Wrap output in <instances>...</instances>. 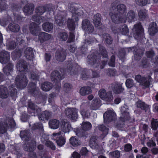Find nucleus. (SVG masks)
I'll list each match as a JSON object with an SVG mask.
<instances>
[{
    "instance_id": "obj_14",
    "label": "nucleus",
    "mask_w": 158,
    "mask_h": 158,
    "mask_svg": "<svg viewBox=\"0 0 158 158\" xmlns=\"http://www.w3.org/2000/svg\"><path fill=\"white\" fill-rule=\"evenodd\" d=\"M88 104L85 102L83 103L81 105L80 112L83 118H88L90 115V112L87 110Z\"/></svg>"
},
{
    "instance_id": "obj_13",
    "label": "nucleus",
    "mask_w": 158,
    "mask_h": 158,
    "mask_svg": "<svg viewBox=\"0 0 158 158\" xmlns=\"http://www.w3.org/2000/svg\"><path fill=\"white\" fill-rule=\"evenodd\" d=\"M82 28L86 32L91 33L93 31L94 28L90 24V22L87 19L83 20L82 22Z\"/></svg>"
},
{
    "instance_id": "obj_31",
    "label": "nucleus",
    "mask_w": 158,
    "mask_h": 158,
    "mask_svg": "<svg viewBox=\"0 0 158 158\" xmlns=\"http://www.w3.org/2000/svg\"><path fill=\"white\" fill-rule=\"evenodd\" d=\"M51 79L53 81L55 79L59 80L60 79H62V78L60 77L59 73L57 71H54L52 73L51 75Z\"/></svg>"
},
{
    "instance_id": "obj_19",
    "label": "nucleus",
    "mask_w": 158,
    "mask_h": 158,
    "mask_svg": "<svg viewBox=\"0 0 158 158\" xmlns=\"http://www.w3.org/2000/svg\"><path fill=\"white\" fill-rule=\"evenodd\" d=\"M34 8V6L32 4L28 3L24 7L23 11L25 15H28L32 13Z\"/></svg>"
},
{
    "instance_id": "obj_38",
    "label": "nucleus",
    "mask_w": 158,
    "mask_h": 158,
    "mask_svg": "<svg viewBox=\"0 0 158 158\" xmlns=\"http://www.w3.org/2000/svg\"><path fill=\"white\" fill-rule=\"evenodd\" d=\"M28 106L29 107V109H31L34 113H38V112L40 111V109H39L36 110V112L35 111V105L31 102L29 100L28 102Z\"/></svg>"
},
{
    "instance_id": "obj_46",
    "label": "nucleus",
    "mask_w": 158,
    "mask_h": 158,
    "mask_svg": "<svg viewBox=\"0 0 158 158\" xmlns=\"http://www.w3.org/2000/svg\"><path fill=\"white\" fill-rule=\"evenodd\" d=\"M64 18L61 17H55V19L56 21V23L58 24L59 26H61L62 25V21L64 22Z\"/></svg>"
},
{
    "instance_id": "obj_52",
    "label": "nucleus",
    "mask_w": 158,
    "mask_h": 158,
    "mask_svg": "<svg viewBox=\"0 0 158 158\" xmlns=\"http://www.w3.org/2000/svg\"><path fill=\"white\" fill-rule=\"evenodd\" d=\"M132 146L131 144H127L125 145L124 150L125 151L129 152L131 150Z\"/></svg>"
},
{
    "instance_id": "obj_40",
    "label": "nucleus",
    "mask_w": 158,
    "mask_h": 158,
    "mask_svg": "<svg viewBox=\"0 0 158 158\" xmlns=\"http://www.w3.org/2000/svg\"><path fill=\"white\" fill-rule=\"evenodd\" d=\"M58 37L61 40L65 41L68 38V35L66 32H63L59 34Z\"/></svg>"
},
{
    "instance_id": "obj_51",
    "label": "nucleus",
    "mask_w": 158,
    "mask_h": 158,
    "mask_svg": "<svg viewBox=\"0 0 158 158\" xmlns=\"http://www.w3.org/2000/svg\"><path fill=\"white\" fill-rule=\"evenodd\" d=\"M46 145L48 147H49L53 150L55 149V147L53 143L51 141H48L46 143Z\"/></svg>"
},
{
    "instance_id": "obj_4",
    "label": "nucleus",
    "mask_w": 158,
    "mask_h": 158,
    "mask_svg": "<svg viewBox=\"0 0 158 158\" xmlns=\"http://www.w3.org/2000/svg\"><path fill=\"white\" fill-rule=\"evenodd\" d=\"M27 80L23 75H19L17 77L15 83L18 88L22 89L25 87L27 84Z\"/></svg>"
},
{
    "instance_id": "obj_17",
    "label": "nucleus",
    "mask_w": 158,
    "mask_h": 158,
    "mask_svg": "<svg viewBox=\"0 0 158 158\" xmlns=\"http://www.w3.org/2000/svg\"><path fill=\"white\" fill-rule=\"evenodd\" d=\"M101 100L98 98H95L92 101V103L90 105L91 109L94 110L98 109L101 105Z\"/></svg>"
},
{
    "instance_id": "obj_10",
    "label": "nucleus",
    "mask_w": 158,
    "mask_h": 158,
    "mask_svg": "<svg viewBox=\"0 0 158 158\" xmlns=\"http://www.w3.org/2000/svg\"><path fill=\"white\" fill-rule=\"evenodd\" d=\"M116 114L113 110H108L103 114L105 122H109L115 119Z\"/></svg>"
},
{
    "instance_id": "obj_35",
    "label": "nucleus",
    "mask_w": 158,
    "mask_h": 158,
    "mask_svg": "<svg viewBox=\"0 0 158 158\" xmlns=\"http://www.w3.org/2000/svg\"><path fill=\"white\" fill-rule=\"evenodd\" d=\"M8 28L11 31L16 32L19 31V27L18 24L13 23L10 24L9 25Z\"/></svg>"
},
{
    "instance_id": "obj_50",
    "label": "nucleus",
    "mask_w": 158,
    "mask_h": 158,
    "mask_svg": "<svg viewBox=\"0 0 158 158\" xmlns=\"http://www.w3.org/2000/svg\"><path fill=\"white\" fill-rule=\"evenodd\" d=\"M111 155L115 158H118L120 157V152L118 151L110 153Z\"/></svg>"
},
{
    "instance_id": "obj_60",
    "label": "nucleus",
    "mask_w": 158,
    "mask_h": 158,
    "mask_svg": "<svg viewBox=\"0 0 158 158\" xmlns=\"http://www.w3.org/2000/svg\"><path fill=\"white\" fill-rule=\"evenodd\" d=\"M147 54L148 57H151L154 55V53L153 51L151 50L150 51L147 52Z\"/></svg>"
},
{
    "instance_id": "obj_27",
    "label": "nucleus",
    "mask_w": 158,
    "mask_h": 158,
    "mask_svg": "<svg viewBox=\"0 0 158 158\" xmlns=\"http://www.w3.org/2000/svg\"><path fill=\"white\" fill-rule=\"evenodd\" d=\"M91 92L90 88L89 87H82L80 90V94L82 96L86 95Z\"/></svg>"
},
{
    "instance_id": "obj_16",
    "label": "nucleus",
    "mask_w": 158,
    "mask_h": 158,
    "mask_svg": "<svg viewBox=\"0 0 158 158\" xmlns=\"http://www.w3.org/2000/svg\"><path fill=\"white\" fill-rule=\"evenodd\" d=\"M61 130L65 133H69L72 129L70 123L65 121H63L60 124Z\"/></svg>"
},
{
    "instance_id": "obj_7",
    "label": "nucleus",
    "mask_w": 158,
    "mask_h": 158,
    "mask_svg": "<svg viewBox=\"0 0 158 158\" xmlns=\"http://www.w3.org/2000/svg\"><path fill=\"white\" fill-rule=\"evenodd\" d=\"M135 80L139 82H140V84L143 85L144 88L149 87L151 85L150 82L152 80V78L148 77L147 78L142 77L139 75L135 77Z\"/></svg>"
},
{
    "instance_id": "obj_6",
    "label": "nucleus",
    "mask_w": 158,
    "mask_h": 158,
    "mask_svg": "<svg viewBox=\"0 0 158 158\" xmlns=\"http://www.w3.org/2000/svg\"><path fill=\"white\" fill-rule=\"evenodd\" d=\"M98 95L102 99L107 102H110L113 100L112 93L110 92L106 93L104 89H101L99 91Z\"/></svg>"
},
{
    "instance_id": "obj_32",
    "label": "nucleus",
    "mask_w": 158,
    "mask_h": 158,
    "mask_svg": "<svg viewBox=\"0 0 158 158\" xmlns=\"http://www.w3.org/2000/svg\"><path fill=\"white\" fill-rule=\"evenodd\" d=\"M53 27V25L51 23H46L43 25L44 30L46 31L49 32L52 30Z\"/></svg>"
},
{
    "instance_id": "obj_58",
    "label": "nucleus",
    "mask_w": 158,
    "mask_h": 158,
    "mask_svg": "<svg viewBox=\"0 0 158 158\" xmlns=\"http://www.w3.org/2000/svg\"><path fill=\"white\" fill-rule=\"evenodd\" d=\"M147 145L149 147L154 146L156 145V143L153 140H149L147 143Z\"/></svg>"
},
{
    "instance_id": "obj_25",
    "label": "nucleus",
    "mask_w": 158,
    "mask_h": 158,
    "mask_svg": "<svg viewBox=\"0 0 158 158\" xmlns=\"http://www.w3.org/2000/svg\"><path fill=\"white\" fill-rule=\"evenodd\" d=\"M8 96V92L7 88L2 85L0 87V97L6 98Z\"/></svg>"
},
{
    "instance_id": "obj_34",
    "label": "nucleus",
    "mask_w": 158,
    "mask_h": 158,
    "mask_svg": "<svg viewBox=\"0 0 158 158\" xmlns=\"http://www.w3.org/2000/svg\"><path fill=\"white\" fill-rule=\"evenodd\" d=\"M52 84L49 82H46L42 85L41 87L42 89L44 91H49L52 88Z\"/></svg>"
},
{
    "instance_id": "obj_8",
    "label": "nucleus",
    "mask_w": 158,
    "mask_h": 158,
    "mask_svg": "<svg viewBox=\"0 0 158 158\" xmlns=\"http://www.w3.org/2000/svg\"><path fill=\"white\" fill-rule=\"evenodd\" d=\"M52 139L54 140H56V143L59 147L62 146L65 142V139L61 135L60 132L53 133L52 134Z\"/></svg>"
},
{
    "instance_id": "obj_63",
    "label": "nucleus",
    "mask_w": 158,
    "mask_h": 158,
    "mask_svg": "<svg viewBox=\"0 0 158 158\" xmlns=\"http://www.w3.org/2000/svg\"><path fill=\"white\" fill-rule=\"evenodd\" d=\"M76 133V135H77L79 137H81L83 136V135L81 134V133L78 130L77 131L76 130V131H74Z\"/></svg>"
},
{
    "instance_id": "obj_18",
    "label": "nucleus",
    "mask_w": 158,
    "mask_h": 158,
    "mask_svg": "<svg viewBox=\"0 0 158 158\" xmlns=\"http://www.w3.org/2000/svg\"><path fill=\"white\" fill-rule=\"evenodd\" d=\"M51 36L49 34L44 32H40L38 36L39 40L41 43L49 40Z\"/></svg>"
},
{
    "instance_id": "obj_29",
    "label": "nucleus",
    "mask_w": 158,
    "mask_h": 158,
    "mask_svg": "<svg viewBox=\"0 0 158 158\" xmlns=\"http://www.w3.org/2000/svg\"><path fill=\"white\" fill-rule=\"evenodd\" d=\"M25 64V63L23 61L18 63L16 65L18 70L20 72L25 71L27 67Z\"/></svg>"
},
{
    "instance_id": "obj_37",
    "label": "nucleus",
    "mask_w": 158,
    "mask_h": 158,
    "mask_svg": "<svg viewBox=\"0 0 158 158\" xmlns=\"http://www.w3.org/2000/svg\"><path fill=\"white\" fill-rule=\"evenodd\" d=\"M91 127V124L89 122H83L81 125V128L84 131H86L90 130Z\"/></svg>"
},
{
    "instance_id": "obj_30",
    "label": "nucleus",
    "mask_w": 158,
    "mask_h": 158,
    "mask_svg": "<svg viewBox=\"0 0 158 158\" xmlns=\"http://www.w3.org/2000/svg\"><path fill=\"white\" fill-rule=\"evenodd\" d=\"M136 105L138 107L140 108L141 109L144 110L146 111L149 109L148 106L141 101H139L137 102Z\"/></svg>"
},
{
    "instance_id": "obj_12",
    "label": "nucleus",
    "mask_w": 158,
    "mask_h": 158,
    "mask_svg": "<svg viewBox=\"0 0 158 158\" xmlns=\"http://www.w3.org/2000/svg\"><path fill=\"white\" fill-rule=\"evenodd\" d=\"M9 126L8 124H5L2 127H1L2 124L0 125V134L3 133H5L7 129H8L10 127L12 128H13L15 126L16 124L15 121L12 119H10L9 121Z\"/></svg>"
},
{
    "instance_id": "obj_64",
    "label": "nucleus",
    "mask_w": 158,
    "mask_h": 158,
    "mask_svg": "<svg viewBox=\"0 0 158 158\" xmlns=\"http://www.w3.org/2000/svg\"><path fill=\"white\" fill-rule=\"evenodd\" d=\"M152 151L153 154H156L158 153V148H154L152 150Z\"/></svg>"
},
{
    "instance_id": "obj_54",
    "label": "nucleus",
    "mask_w": 158,
    "mask_h": 158,
    "mask_svg": "<svg viewBox=\"0 0 158 158\" xmlns=\"http://www.w3.org/2000/svg\"><path fill=\"white\" fill-rule=\"evenodd\" d=\"M115 58L114 56H112L111 57L110 62L109 63V64L110 66L113 67L114 65V61Z\"/></svg>"
},
{
    "instance_id": "obj_41",
    "label": "nucleus",
    "mask_w": 158,
    "mask_h": 158,
    "mask_svg": "<svg viewBox=\"0 0 158 158\" xmlns=\"http://www.w3.org/2000/svg\"><path fill=\"white\" fill-rule=\"evenodd\" d=\"M56 59L59 61H61L64 60L65 58V55L64 54H62L61 53H60L58 54V53L56 52Z\"/></svg>"
},
{
    "instance_id": "obj_9",
    "label": "nucleus",
    "mask_w": 158,
    "mask_h": 158,
    "mask_svg": "<svg viewBox=\"0 0 158 158\" xmlns=\"http://www.w3.org/2000/svg\"><path fill=\"white\" fill-rule=\"evenodd\" d=\"M133 31L134 32V37L135 39L138 40L143 35V30L139 23L134 25Z\"/></svg>"
},
{
    "instance_id": "obj_20",
    "label": "nucleus",
    "mask_w": 158,
    "mask_h": 158,
    "mask_svg": "<svg viewBox=\"0 0 158 158\" xmlns=\"http://www.w3.org/2000/svg\"><path fill=\"white\" fill-rule=\"evenodd\" d=\"M51 115V113L47 111L42 112L41 114L38 115V117L40 120L45 121L48 120Z\"/></svg>"
},
{
    "instance_id": "obj_55",
    "label": "nucleus",
    "mask_w": 158,
    "mask_h": 158,
    "mask_svg": "<svg viewBox=\"0 0 158 158\" xmlns=\"http://www.w3.org/2000/svg\"><path fill=\"white\" fill-rule=\"evenodd\" d=\"M75 39V36L73 33H70L68 41L69 42H72Z\"/></svg>"
},
{
    "instance_id": "obj_44",
    "label": "nucleus",
    "mask_w": 158,
    "mask_h": 158,
    "mask_svg": "<svg viewBox=\"0 0 158 158\" xmlns=\"http://www.w3.org/2000/svg\"><path fill=\"white\" fill-rule=\"evenodd\" d=\"M120 31L123 34L126 35L128 32V29L127 26L126 25L123 26Z\"/></svg>"
},
{
    "instance_id": "obj_49",
    "label": "nucleus",
    "mask_w": 158,
    "mask_h": 158,
    "mask_svg": "<svg viewBox=\"0 0 158 158\" xmlns=\"http://www.w3.org/2000/svg\"><path fill=\"white\" fill-rule=\"evenodd\" d=\"M36 146V143L35 142H34L31 144H30V146L29 147L28 149H27L26 148H24L25 150L31 151L33 150V149L35 148Z\"/></svg>"
},
{
    "instance_id": "obj_23",
    "label": "nucleus",
    "mask_w": 158,
    "mask_h": 158,
    "mask_svg": "<svg viewBox=\"0 0 158 158\" xmlns=\"http://www.w3.org/2000/svg\"><path fill=\"white\" fill-rule=\"evenodd\" d=\"M24 54L27 59L29 60L32 59L33 57V52L32 48L30 47L27 48L25 51Z\"/></svg>"
},
{
    "instance_id": "obj_24",
    "label": "nucleus",
    "mask_w": 158,
    "mask_h": 158,
    "mask_svg": "<svg viewBox=\"0 0 158 158\" xmlns=\"http://www.w3.org/2000/svg\"><path fill=\"white\" fill-rule=\"evenodd\" d=\"M157 26L156 23L153 22L150 25L148 31L151 35H153L157 32Z\"/></svg>"
},
{
    "instance_id": "obj_43",
    "label": "nucleus",
    "mask_w": 158,
    "mask_h": 158,
    "mask_svg": "<svg viewBox=\"0 0 158 158\" xmlns=\"http://www.w3.org/2000/svg\"><path fill=\"white\" fill-rule=\"evenodd\" d=\"M133 81L131 79H127L126 82V85L128 88H130L133 85Z\"/></svg>"
},
{
    "instance_id": "obj_3",
    "label": "nucleus",
    "mask_w": 158,
    "mask_h": 158,
    "mask_svg": "<svg viewBox=\"0 0 158 158\" xmlns=\"http://www.w3.org/2000/svg\"><path fill=\"white\" fill-rule=\"evenodd\" d=\"M32 20L36 22V23H32L31 24V27H30V31L31 33L36 35L37 33L40 31V28H39L38 25L43 21L42 17L40 16L35 15L33 16Z\"/></svg>"
},
{
    "instance_id": "obj_11",
    "label": "nucleus",
    "mask_w": 158,
    "mask_h": 158,
    "mask_svg": "<svg viewBox=\"0 0 158 158\" xmlns=\"http://www.w3.org/2000/svg\"><path fill=\"white\" fill-rule=\"evenodd\" d=\"M128 110V108L127 106L125 105L121 107V115L120 117V120L121 121H124L125 120L129 119V116Z\"/></svg>"
},
{
    "instance_id": "obj_28",
    "label": "nucleus",
    "mask_w": 158,
    "mask_h": 158,
    "mask_svg": "<svg viewBox=\"0 0 158 158\" xmlns=\"http://www.w3.org/2000/svg\"><path fill=\"white\" fill-rule=\"evenodd\" d=\"M90 146L93 148H98V143L97 140L95 137H93L90 139Z\"/></svg>"
},
{
    "instance_id": "obj_57",
    "label": "nucleus",
    "mask_w": 158,
    "mask_h": 158,
    "mask_svg": "<svg viewBox=\"0 0 158 158\" xmlns=\"http://www.w3.org/2000/svg\"><path fill=\"white\" fill-rule=\"evenodd\" d=\"M44 7H40L36 11V12L38 13V14L39 15H41L44 12Z\"/></svg>"
},
{
    "instance_id": "obj_42",
    "label": "nucleus",
    "mask_w": 158,
    "mask_h": 158,
    "mask_svg": "<svg viewBox=\"0 0 158 158\" xmlns=\"http://www.w3.org/2000/svg\"><path fill=\"white\" fill-rule=\"evenodd\" d=\"M158 126V121L156 119H153L151 123V128L154 130L157 129Z\"/></svg>"
},
{
    "instance_id": "obj_33",
    "label": "nucleus",
    "mask_w": 158,
    "mask_h": 158,
    "mask_svg": "<svg viewBox=\"0 0 158 158\" xmlns=\"http://www.w3.org/2000/svg\"><path fill=\"white\" fill-rule=\"evenodd\" d=\"M122 84L119 83L115 85L113 90L115 93L119 94L123 91V89L122 87Z\"/></svg>"
},
{
    "instance_id": "obj_36",
    "label": "nucleus",
    "mask_w": 158,
    "mask_h": 158,
    "mask_svg": "<svg viewBox=\"0 0 158 158\" xmlns=\"http://www.w3.org/2000/svg\"><path fill=\"white\" fill-rule=\"evenodd\" d=\"M70 143L73 146H76L80 144L81 142L75 137L72 136L70 139Z\"/></svg>"
},
{
    "instance_id": "obj_45",
    "label": "nucleus",
    "mask_w": 158,
    "mask_h": 158,
    "mask_svg": "<svg viewBox=\"0 0 158 158\" xmlns=\"http://www.w3.org/2000/svg\"><path fill=\"white\" fill-rule=\"evenodd\" d=\"M43 128V126L41 123H36L34 124L32 127L33 130H35L36 129L39 128L42 129Z\"/></svg>"
},
{
    "instance_id": "obj_2",
    "label": "nucleus",
    "mask_w": 158,
    "mask_h": 158,
    "mask_svg": "<svg viewBox=\"0 0 158 158\" xmlns=\"http://www.w3.org/2000/svg\"><path fill=\"white\" fill-rule=\"evenodd\" d=\"M70 11L72 13V19H69L67 21V24L70 30H73L75 28V22H77L81 17L83 15V12L81 10H77L74 5L69 6Z\"/></svg>"
},
{
    "instance_id": "obj_47",
    "label": "nucleus",
    "mask_w": 158,
    "mask_h": 158,
    "mask_svg": "<svg viewBox=\"0 0 158 158\" xmlns=\"http://www.w3.org/2000/svg\"><path fill=\"white\" fill-rule=\"evenodd\" d=\"M15 46L16 44L14 42H12L11 43L6 44L7 48L9 50L13 49Z\"/></svg>"
},
{
    "instance_id": "obj_15",
    "label": "nucleus",
    "mask_w": 158,
    "mask_h": 158,
    "mask_svg": "<svg viewBox=\"0 0 158 158\" xmlns=\"http://www.w3.org/2000/svg\"><path fill=\"white\" fill-rule=\"evenodd\" d=\"M135 16L133 11L132 10H131L128 12L126 18H121L120 19V22L125 23L127 20L129 22H131L134 21Z\"/></svg>"
},
{
    "instance_id": "obj_1",
    "label": "nucleus",
    "mask_w": 158,
    "mask_h": 158,
    "mask_svg": "<svg viewBox=\"0 0 158 158\" xmlns=\"http://www.w3.org/2000/svg\"><path fill=\"white\" fill-rule=\"evenodd\" d=\"M117 2L112 3L110 8V15L113 22L116 23H120V18L119 15H117L118 13L121 14H123L125 13L127 10L125 5L123 4H120L117 6Z\"/></svg>"
},
{
    "instance_id": "obj_22",
    "label": "nucleus",
    "mask_w": 158,
    "mask_h": 158,
    "mask_svg": "<svg viewBox=\"0 0 158 158\" xmlns=\"http://www.w3.org/2000/svg\"><path fill=\"white\" fill-rule=\"evenodd\" d=\"M49 127L51 129H57L60 126L59 121L56 119L50 120L49 122Z\"/></svg>"
},
{
    "instance_id": "obj_53",
    "label": "nucleus",
    "mask_w": 158,
    "mask_h": 158,
    "mask_svg": "<svg viewBox=\"0 0 158 158\" xmlns=\"http://www.w3.org/2000/svg\"><path fill=\"white\" fill-rule=\"evenodd\" d=\"M106 42L107 44H110L112 43V40L111 37L108 34H106Z\"/></svg>"
},
{
    "instance_id": "obj_61",
    "label": "nucleus",
    "mask_w": 158,
    "mask_h": 158,
    "mask_svg": "<svg viewBox=\"0 0 158 158\" xmlns=\"http://www.w3.org/2000/svg\"><path fill=\"white\" fill-rule=\"evenodd\" d=\"M141 152L143 154H145L148 152V149L147 147H144L142 148Z\"/></svg>"
},
{
    "instance_id": "obj_62",
    "label": "nucleus",
    "mask_w": 158,
    "mask_h": 158,
    "mask_svg": "<svg viewBox=\"0 0 158 158\" xmlns=\"http://www.w3.org/2000/svg\"><path fill=\"white\" fill-rule=\"evenodd\" d=\"M5 145L2 143H0V152H3L5 150Z\"/></svg>"
},
{
    "instance_id": "obj_39",
    "label": "nucleus",
    "mask_w": 158,
    "mask_h": 158,
    "mask_svg": "<svg viewBox=\"0 0 158 158\" xmlns=\"http://www.w3.org/2000/svg\"><path fill=\"white\" fill-rule=\"evenodd\" d=\"M138 15L140 19L143 20L147 16L146 11L144 10H140L138 12Z\"/></svg>"
},
{
    "instance_id": "obj_5",
    "label": "nucleus",
    "mask_w": 158,
    "mask_h": 158,
    "mask_svg": "<svg viewBox=\"0 0 158 158\" xmlns=\"http://www.w3.org/2000/svg\"><path fill=\"white\" fill-rule=\"evenodd\" d=\"M78 110L75 108H67L65 113L67 117L73 120H76L78 118Z\"/></svg>"
},
{
    "instance_id": "obj_48",
    "label": "nucleus",
    "mask_w": 158,
    "mask_h": 158,
    "mask_svg": "<svg viewBox=\"0 0 158 158\" xmlns=\"http://www.w3.org/2000/svg\"><path fill=\"white\" fill-rule=\"evenodd\" d=\"M99 129L100 130L103 131L105 134V136L107 134V131L108 129L105 126L103 125H100L99 127Z\"/></svg>"
},
{
    "instance_id": "obj_56",
    "label": "nucleus",
    "mask_w": 158,
    "mask_h": 158,
    "mask_svg": "<svg viewBox=\"0 0 158 158\" xmlns=\"http://www.w3.org/2000/svg\"><path fill=\"white\" fill-rule=\"evenodd\" d=\"M88 152L86 148L84 147L81 149L80 153L82 155H86L88 153Z\"/></svg>"
},
{
    "instance_id": "obj_21",
    "label": "nucleus",
    "mask_w": 158,
    "mask_h": 158,
    "mask_svg": "<svg viewBox=\"0 0 158 158\" xmlns=\"http://www.w3.org/2000/svg\"><path fill=\"white\" fill-rule=\"evenodd\" d=\"M10 58V54L7 52L3 51L0 52V60H3L4 63L8 61Z\"/></svg>"
},
{
    "instance_id": "obj_26",
    "label": "nucleus",
    "mask_w": 158,
    "mask_h": 158,
    "mask_svg": "<svg viewBox=\"0 0 158 158\" xmlns=\"http://www.w3.org/2000/svg\"><path fill=\"white\" fill-rule=\"evenodd\" d=\"M101 17V15L98 13L95 14L94 16L93 22L95 26L98 27L100 26L101 24L100 20Z\"/></svg>"
},
{
    "instance_id": "obj_59",
    "label": "nucleus",
    "mask_w": 158,
    "mask_h": 158,
    "mask_svg": "<svg viewBox=\"0 0 158 158\" xmlns=\"http://www.w3.org/2000/svg\"><path fill=\"white\" fill-rule=\"evenodd\" d=\"M72 157L73 158H80V154L77 152H74L72 154Z\"/></svg>"
}]
</instances>
